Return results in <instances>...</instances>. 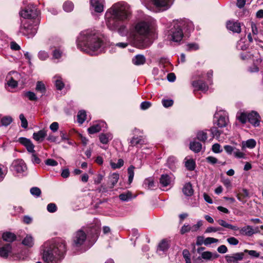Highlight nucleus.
Here are the masks:
<instances>
[{
    "mask_svg": "<svg viewBox=\"0 0 263 263\" xmlns=\"http://www.w3.org/2000/svg\"><path fill=\"white\" fill-rule=\"evenodd\" d=\"M109 11L111 16L107 21V27L112 30H117L123 33L125 30V26L122 22L129 19L131 11L126 4L117 3L114 5Z\"/></svg>",
    "mask_w": 263,
    "mask_h": 263,
    "instance_id": "nucleus-1",
    "label": "nucleus"
},
{
    "mask_svg": "<svg viewBox=\"0 0 263 263\" xmlns=\"http://www.w3.org/2000/svg\"><path fill=\"white\" fill-rule=\"evenodd\" d=\"M103 41L95 30H85L78 37L77 46L79 48L87 53L97 51L102 46Z\"/></svg>",
    "mask_w": 263,
    "mask_h": 263,
    "instance_id": "nucleus-2",
    "label": "nucleus"
},
{
    "mask_svg": "<svg viewBox=\"0 0 263 263\" xmlns=\"http://www.w3.org/2000/svg\"><path fill=\"white\" fill-rule=\"evenodd\" d=\"M66 250L65 241L58 238L44 251L43 260L45 263H60Z\"/></svg>",
    "mask_w": 263,
    "mask_h": 263,
    "instance_id": "nucleus-3",
    "label": "nucleus"
},
{
    "mask_svg": "<svg viewBox=\"0 0 263 263\" xmlns=\"http://www.w3.org/2000/svg\"><path fill=\"white\" fill-rule=\"evenodd\" d=\"M150 24L148 22L142 21L130 29L128 36L129 40L137 48H146L145 41L149 31Z\"/></svg>",
    "mask_w": 263,
    "mask_h": 263,
    "instance_id": "nucleus-4",
    "label": "nucleus"
},
{
    "mask_svg": "<svg viewBox=\"0 0 263 263\" xmlns=\"http://www.w3.org/2000/svg\"><path fill=\"white\" fill-rule=\"evenodd\" d=\"M192 26L191 23H187L184 20L174 21L173 27L169 31L170 39L175 42L181 41L183 36L182 29H185L187 26L193 28Z\"/></svg>",
    "mask_w": 263,
    "mask_h": 263,
    "instance_id": "nucleus-5",
    "label": "nucleus"
},
{
    "mask_svg": "<svg viewBox=\"0 0 263 263\" xmlns=\"http://www.w3.org/2000/svg\"><path fill=\"white\" fill-rule=\"evenodd\" d=\"M40 22V19H36L35 21L25 20L22 22L20 28V32L28 38L32 37L37 32Z\"/></svg>",
    "mask_w": 263,
    "mask_h": 263,
    "instance_id": "nucleus-6",
    "label": "nucleus"
},
{
    "mask_svg": "<svg viewBox=\"0 0 263 263\" xmlns=\"http://www.w3.org/2000/svg\"><path fill=\"white\" fill-rule=\"evenodd\" d=\"M40 11L34 6H28L24 10L20 12L21 15L27 20H31L35 21L36 19H40L39 15Z\"/></svg>",
    "mask_w": 263,
    "mask_h": 263,
    "instance_id": "nucleus-7",
    "label": "nucleus"
},
{
    "mask_svg": "<svg viewBox=\"0 0 263 263\" xmlns=\"http://www.w3.org/2000/svg\"><path fill=\"white\" fill-rule=\"evenodd\" d=\"M86 239V234L82 231H78L73 237V245L77 247L82 246Z\"/></svg>",
    "mask_w": 263,
    "mask_h": 263,
    "instance_id": "nucleus-8",
    "label": "nucleus"
},
{
    "mask_svg": "<svg viewBox=\"0 0 263 263\" xmlns=\"http://www.w3.org/2000/svg\"><path fill=\"white\" fill-rule=\"evenodd\" d=\"M244 256L243 252L236 253L232 255L226 256V260L227 263H239L243 259Z\"/></svg>",
    "mask_w": 263,
    "mask_h": 263,
    "instance_id": "nucleus-9",
    "label": "nucleus"
},
{
    "mask_svg": "<svg viewBox=\"0 0 263 263\" xmlns=\"http://www.w3.org/2000/svg\"><path fill=\"white\" fill-rule=\"evenodd\" d=\"M18 142H19L22 145L24 146L28 152H35L34 150V145L30 139L24 137H21L18 139Z\"/></svg>",
    "mask_w": 263,
    "mask_h": 263,
    "instance_id": "nucleus-10",
    "label": "nucleus"
},
{
    "mask_svg": "<svg viewBox=\"0 0 263 263\" xmlns=\"http://www.w3.org/2000/svg\"><path fill=\"white\" fill-rule=\"evenodd\" d=\"M236 197L239 201L242 203H245L250 198V193L246 189H240L238 191Z\"/></svg>",
    "mask_w": 263,
    "mask_h": 263,
    "instance_id": "nucleus-11",
    "label": "nucleus"
},
{
    "mask_svg": "<svg viewBox=\"0 0 263 263\" xmlns=\"http://www.w3.org/2000/svg\"><path fill=\"white\" fill-rule=\"evenodd\" d=\"M227 28L234 33H239L241 32V25L238 22L229 21L227 23Z\"/></svg>",
    "mask_w": 263,
    "mask_h": 263,
    "instance_id": "nucleus-12",
    "label": "nucleus"
},
{
    "mask_svg": "<svg viewBox=\"0 0 263 263\" xmlns=\"http://www.w3.org/2000/svg\"><path fill=\"white\" fill-rule=\"evenodd\" d=\"M192 85L197 90H201L202 91H206L209 89V86L205 82L201 80L193 81L192 82Z\"/></svg>",
    "mask_w": 263,
    "mask_h": 263,
    "instance_id": "nucleus-13",
    "label": "nucleus"
},
{
    "mask_svg": "<svg viewBox=\"0 0 263 263\" xmlns=\"http://www.w3.org/2000/svg\"><path fill=\"white\" fill-rule=\"evenodd\" d=\"M13 167L17 173L24 172L27 170V166L24 161L21 159L15 160L13 163Z\"/></svg>",
    "mask_w": 263,
    "mask_h": 263,
    "instance_id": "nucleus-14",
    "label": "nucleus"
},
{
    "mask_svg": "<svg viewBox=\"0 0 263 263\" xmlns=\"http://www.w3.org/2000/svg\"><path fill=\"white\" fill-rule=\"evenodd\" d=\"M260 116L258 114L254 111L249 113L248 121L251 124L255 126H257L259 124Z\"/></svg>",
    "mask_w": 263,
    "mask_h": 263,
    "instance_id": "nucleus-15",
    "label": "nucleus"
},
{
    "mask_svg": "<svg viewBox=\"0 0 263 263\" xmlns=\"http://www.w3.org/2000/svg\"><path fill=\"white\" fill-rule=\"evenodd\" d=\"M100 232V227L97 224H94L89 228L87 231L88 235L91 237L92 239H95L97 238Z\"/></svg>",
    "mask_w": 263,
    "mask_h": 263,
    "instance_id": "nucleus-16",
    "label": "nucleus"
},
{
    "mask_svg": "<svg viewBox=\"0 0 263 263\" xmlns=\"http://www.w3.org/2000/svg\"><path fill=\"white\" fill-rule=\"evenodd\" d=\"M152 2L156 7L166 10L169 8L172 0H152Z\"/></svg>",
    "mask_w": 263,
    "mask_h": 263,
    "instance_id": "nucleus-17",
    "label": "nucleus"
},
{
    "mask_svg": "<svg viewBox=\"0 0 263 263\" xmlns=\"http://www.w3.org/2000/svg\"><path fill=\"white\" fill-rule=\"evenodd\" d=\"M106 123L103 121H99L88 128V132L90 134H93L101 130L102 128L106 126Z\"/></svg>",
    "mask_w": 263,
    "mask_h": 263,
    "instance_id": "nucleus-18",
    "label": "nucleus"
},
{
    "mask_svg": "<svg viewBox=\"0 0 263 263\" xmlns=\"http://www.w3.org/2000/svg\"><path fill=\"white\" fill-rule=\"evenodd\" d=\"M12 246L10 243H7L0 248V256L7 258L11 252Z\"/></svg>",
    "mask_w": 263,
    "mask_h": 263,
    "instance_id": "nucleus-19",
    "label": "nucleus"
},
{
    "mask_svg": "<svg viewBox=\"0 0 263 263\" xmlns=\"http://www.w3.org/2000/svg\"><path fill=\"white\" fill-rule=\"evenodd\" d=\"M46 135V130L45 129H42L38 131L36 133H34L33 134V138L37 142H41L43 141Z\"/></svg>",
    "mask_w": 263,
    "mask_h": 263,
    "instance_id": "nucleus-20",
    "label": "nucleus"
},
{
    "mask_svg": "<svg viewBox=\"0 0 263 263\" xmlns=\"http://www.w3.org/2000/svg\"><path fill=\"white\" fill-rule=\"evenodd\" d=\"M239 234L242 235H246L251 236L255 233L253 228L250 226L243 227L241 228H239Z\"/></svg>",
    "mask_w": 263,
    "mask_h": 263,
    "instance_id": "nucleus-21",
    "label": "nucleus"
},
{
    "mask_svg": "<svg viewBox=\"0 0 263 263\" xmlns=\"http://www.w3.org/2000/svg\"><path fill=\"white\" fill-rule=\"evenodd\" d=\"M90 5L97 12H102L103 11V5L99 0H90Z\"/></svg>",
    "mask_w": 263,
    "mask_h": 263,
    "instance_id": "nucleus-22",
    "label": "nucleus"
},
{
    "mask_svg": "<svg viewBox=\"0 0 263 263\" xmlns=\"http://www.w3.org/2000/svg\"><path fill=\"white\" fill-rule=\"evenodd\" d=\"M2 238L3 240L8 242H12L16 239V236L15 234L10 232H6L3 233L2 235Z\"/></svg>",
    "mask_w": 263,
    "mask_h": 263,
    "instance_id": "nucleus-23",
    "label": "nucleus"
},
{
    "mask_svg": "<svg viewBox=\"0 0 263 263\" xmlns=\"http://www.w3.org/2000/svg\"><path fill=\"white\" fill-rule=\"evenodd\" d=\"M112 139V135L111 133H102L99 136V140L101 143L104 144H107Z\"/></svg>",
    "mask_w": 263,
    "mask_h": 263,
    "instance_id": "nucleus-24",
    "label": "nucleus"
},
{
    "mask_svg": "<svg viewBox=\"0 0 263 263\" xmlns=\"http://www.w3.org/2000/svg\"><path fill=\"white\" fill-rule=\"evenodd\" d=\"M170 246V241L167 239H162L159 243L157 250L161 251H166Z\"/></svg>",
    "mask_w": 263,
    "mask_h": 263,
    "instance_id": "nucleus-25",
    "label": "nucleus"
},
{
    "mask_svg": "<svg viewBox=\"0 0 263 263\" xmlns=\"http://www.w3.org/2000/svg\"><path fill=\"white\" fill-rule=\"evenodd\" d=\"M182 192L183 194L187 196H191L194 193V190L190 182L186 183L183 189Z\"/></svg>",
    "mask_w": 263,
    "mask_h": 263,
    "instance_id": "nucleus-26",
    "label": "nucleus"
},
{
    "mask_svg": "<svg viewBox=\"0 0 263 263\" xmlns=\"http://www.w3.org/2000/svg\"><path fill=\"white\" fill-rule=\"evenodd\" d=\"M130 145L132 146H142L145 144V140L141 137H133L130 140Z\"/></svg>",
    "mask_w": 263,
    "mask_h": 263,
    "instance_id": "nucleus-27",
    "label": "nucleus"
},
{
    "mask_svg": "<svg viewBox=\"0 0 263 263\" xmlns=\"http://www.w3.org/2000/svg\"><path fill=\"white\" fill-rule=\"evenodd\" d=\"M132 62L136 65H143L145 63L146 59L144 55L138 54L133 59Z\"/></svg>",
    "mask_w": 263,
    "mask_h": 263,
    "instance_id": "nucleus-28",
    "label": "nucleus"
},
{
    "mask_svg": "<svg viewBox=\"0 0 263 263\" xmlns=\"http://www.w3.org/2000/svg\"><path fill=\"white\" fill-rule=\"evenodd\" d=\"M217 222L219 225L223 227L226 228L231 229L234 231H237L239 230V227L236 226H233L231 224L227 223L225 220L222 219H219L217 220Z\"/></svg>",
    "mask_w": 263,
    "mask_h": 263,
    "instance_id": "nucleus-29",
    "label": "nucleus"
},
{
    "mask_svg": "<svg viewBox=\"0 0 263 263\" xmlns=\"http://www.w3.org/2000/svg\"><path fill=\"white\" fill-rule=\"evenodd\" d=\"M171 182V178L167 174H163L160 178V183L163 186H167Z\"/></svg>",
    "mask_w": 263,
    "mask_h": 263,
    "instance_id": "nucleus-30",
    "label": "nucleus"
},
{
    "mask_svg": "<svg viewBox=\"0 0 263 263\" xmlns=\"http://www.w3.org/2000/svg\"><path fill=\"white\" fill-rule=\"evenodd\" d=\"M190 148L194 152L199 153L201 150L202 144L199 142L193 141L190 143Z\"/></svg>",
    "mask_w": 263,
    "mask_h": 263,
    "instance_id": "nucleus-31",
    "label": "nucleus"
},
{
    "mask_svg": "<svg viewBox=\"0 0 263 263\" xmlns=\"http://www.w3.org/2000/svg\"><path fill=\"white\" fill-rule=\"evenodd\" d=\"M35 90L41 94V96L45 94L46 89L44 84L41 81L36 83Z\"/></svg>",
    "mask_w": 263,
    "mask_h": 263,
    "instance_id": "nucleus-32",
    "label": "nucleus"
},
{
    "mask_svg": "<svg viewBox=\"0 0 263 263\" xmlns=\"http://www.w3.org/2000/svg\"><path fill=\"white\" fill-rule=\"evenodd\" d=\"M228 119L224 116H221L215 123L218 127H223L227 125Z\"/></svg>",
    "mask_w": 263,
    "mask_h": 263,
    "instance_id": "nucleus-33",
    "label": "nucleus"
},
{
    "mask_svg": "<svg viewBox=\"0 0 263 263\" xmlns=\"http://www.w3.org/2000/svg\"><path fill=\"white\" fill-rule=\"evenodd\" d=\"M86 113L85 110H80L77 115V120L80 124H82L85 121Z\"/></svg>",
    "mask_w": 263,
    "mask_h": 263,
    "instance_id": "nucleus-34",
    "label": "nucleus"
},
{
    "mask_svg": "<svg viewBox=\"0 0 263 263\" xmlns=\"http://www.w3.org/2000/svg\"><path fill=\"white\" fill-rule=\"evenodd\" d=\"M22 243L28 247H32L33 245V238L29 235H27L22 241Z\"/></svg>",
    "mask_w": 263,
    "mask_h": 263,
    "instance_id": "nucleus-35",
    "label": "nucleus"
},
{
    "mask_svg": "<svg viewBox=\"0 0 263 263\" xmlns=\"http://www.w3.org/2000/svg\"><path fill=\"white\" fill-rule=\"evenodd\" d=\"M207 133L205 131H199L197 134V139L203 142H205L207 140Z\"/></svg>",
    "mask_w": 263,
    "mask_h": 263,
    "instance_id": "nucleus-36",
    "label": "nucleus"
},
{
    "mask_svg": "<svg viewBox=\"0 0 263 263\" xmlns=\"http://www.w3.org/2000/svg\"><path fill=\"white\" fill-rule=\"evenodd\" d=\"M185 166L189 171H193L195 168V162L193 159H189L185 161Z\"/></svg>",
    "mask_w": 263,
    "mask_h": 263,
    "instance_id": "nucleus-37",
    "label": "nucleus"
},
{
    "mask_svg": "<svg viewBox=\"0 0 263 263\" xmlns=\"http://www.w3.org/2000/svg\"><path fill=\"white\" fill-rule=\"evenodd\" d=\"M12 118L10 116H5L1 118V125L7 126L12 122Z\"/></svg>",
    "mask_w": 263,
    "mask_h": 263,
    "instance_id": "nucleus-38",
    "label": "nucleus"
},
{
    "mask_svg": "<svg viewBox=\"0 0 263 263\" xmlns=\"http://www.w3.org/2000/svg\"><path fill=\"white\" fill-rule=\"evenodd\" d=\"M249 113L241 112L239 115H237V118L239 121L242 124H245L248 121Z\"/></svg>",
    "mask_w": 263,
    "mask_h": 263,
    "instance_id": "nucleus-39",
    "label": "nucleus"
},
{
    "mask_svg": "<svg viewBox=\"0 0 263 263\" xmlns=\"http://www.w3.org/2000/svg\"><path fill=\"white\" fill-rule=\"evenodd\" d=\"M210 131L212 135V138L216 137V138H218L222 133V131L220 129H218L217 127L215 126L212 127L210 129Z\"/></svg>",
    "mask_w": 263,
    "mask_h": 263,
    "instance_id": "nucleus-40",
    "label": "nucleus"
},
{
    "mask_svg": "<svg viewBox=\"0 0 263 263\" xmlns=\"http://www.w3.org/2000/svg\"><path fill=\"white\" fill-rule=\"evenodd\" d=\"M119 198L122 201H128L132 198V193L128 191L126 193L121 194L119 195Z\"/></svg>",
    "mask_w": 263,
    "mask_h": 263,
    "instance_id": "nucleus-41",
    "label": "nucleus"
},
{
    "mask_svg": "<svg viewBox=\"0 0 263 263\" xmlns=\"http://www.w3.org/2000/svg\"><path fill=\"white\" fill-rule=\"evenodd\" d=\"M24 96L32 101H35L37 100V98L36 97L35 93L30 91L24 92Z\"/></svg>",
    "mask_w": 263,
    "mask_h": 263,
    "instance_id": "nucleus-42",
    "label": "nucleus"
},
{
    "mask_svg": "<svg viewBox=\"0 0 263 263\" xmlns=\"http://www.w3.org/2000/svg\"><path fill=\"white\" fill-rule=\"evenodd\" d=\"M240 59L243 61L248 60L252 59L254 57L253 54L251 53V52H245L241 53L240 54Z\"/></svg>",
    "mask_w": 263,
    "mask_h": 263,
    "instance_id": "nucleus-43",
    "label": "nucleus"
},
{
    "mask_svg": "<svg viewBox=\"0 0 263 263\" xmlns=\"http://www.w3.org/2000/svg\"><path fill=\"white\" fill-rule=\"evenodd\" d=\"M135 167L133 165H130L127 170L128 174V182L129 183L133 181L134 176V170Z\"/></svg>",
    "mask_w": 263,
    "mask_h": 263,
    "instance_id": "nucleus-44",
    "label": "nucleus"
},
{
    "mask_svg": "<svg viewBox=\"0 0 263 263\" xmlns=\"http://www.w3.org/2000/svg\"><path fill=\"white\" fill-rule=\"evenodd\" d=\"M73 4L71 2L67 1L63 5V9L66 12H70L73 9Z\"/></svg>",
    "mask_w": 263,
    "mask_h": 263,
    "instance_id": "nucleus-45",
    "label": "nucleus"
},
{
    "mask_svg": "<svg viewBox=\"0 0 263 263\" xmlns=\"http://www.w3.org/2000/svg\"><path fill=\"white\" fill-rule=\"evenodd\" d=\"M7 79H8L7 84L8 86L12 88H14L17 87V82L15 81L12 77H10L9 78L8 77H7Z\"/></svg>",
    "mask_w": 263,
    "mask_h": 263,
    "instance_id": "nucleus-46",
    "label": "nucleus"
},
{
    "mask_svg": "<svg viewBox=\"0 0 263 263\" xmlns=\"http://www.w3.org/2000/svg\"><path fill=\"white\" fill-rule=\"evenodd\" d=\"M124 165V161L122 159L118 160L117 163L111 162L110 165L113 169L120 168Z\"/></svg>",
    "mask_w": 263,
    "mask_h": 263,
    "instance_id": "nucleus-47",
    "label": "nucleus"
},
{
    "mask_svg": "<svg viewBox=\"0 0 263 263\" xmlns=\"http://www.w3.org/2000/svg\"><path fill=\"white\" fill-rule=\"evenodd\" d=\"M119 178V175L118 174L114 173L110 176V179L111 183V187H113L114 185L117 183Z\"/></svg>",
    "mask_w": 263,
    "mask_h": 263,
    "instance_id": "nucleus-48",
    "label": "nucleus"
},
{
    "mask_svg": "<svg viewBox=\"0 0 263 263\" xmlns=\"http://www.w3.org/2000/svg\"><path fill=\"white\" fill-rule=\"evenodd\" d=\"M31 194L36 197H39L41 195V190L37 187H33L30 189Z\"/></svg>",
    "mask_w": 263,
    "mask_h": 263,
    "instance_id": "nucleus-49",
    "label": "nucleus"
},
{
    "mask_svg": "<svg viewBox=\"0 0 263 263\" xmlns=\"http://www.w3.org/2000/svg\"><path fill=\"white\" fill-rule=\"evenodd\" d=\"M199 49L198 45L196 43L188 44L186 45V50L189 51L197 50Z\"/></svg>",
    "mask_w": 263,
    "mask_h": 263,
    "instance_id": "nucleus-50",
    "label": "nucleus"
},
{
    "mask_svg": "<svg viewBox=\"0 0 263 263\" xmlns=\"http://www.w3.org/2000/svg\"><path fill=\"white\" fill-rule=\"evenodd\" d=\"M218 241V239L213 237H207L204 240V244L205 246L211 245L213 243H216Z\"/></svg>",
    "mask_w": 263,
    "mask_h": 263,
    "instance_id": "nucleus-51",
    "label": "nucleus"
},
{
    "mask_svg": "<svg viewBox=\"0 0 263 263\" xmlns=\"http://www.w3.org/2000/svg\"><path fill=\"white\" fill-rule=\"evenodd\" d=\"M20 119L21 121V126L24 128H27L28 127V121L23 114L20 115Z\"/></svg>",
    "mask_w": 263,
    "mask_h": 263,
    "instance_id": "nucleus-52",
    "label": "nucleus"
},
{
    "mask_svg": "<svg viewBox=\"0 0 263 263\" xmlns=\"http://www.w3.org/2000/svg\"><path fill=\"white\" fill-rule=\"evenodd\" d=\"M202 226V221L201 220H199L196 224L191 226V231L192 232H197Z\"/></svg>",
    "mask_w": 263,
    "mask_h": 263,
    "instance_id": "nucleus-53",
    "label": "nucleus"
},
{
    "mask_svg": "<svg viewBox=\"0 0 263 263\" xmlns=\"http://www.w3.org/2000/svg\"><path fill=\"white\" fill-rule=\"evenodd\" d=\"M212 256L213 254L210 251H205L201 254V257L205 260H210L212 259Z\"/></svg>",
    "mask_w": 263,
    "mask_h": 263,
    "instance_id": "nucleus-54",
    "label": "nucleus"
},
{
    "mask_svg": "<svg viewBox=\"0 0 263 263\" xmlns=\"http://www.w3.org/2000/svg\"><path fill=\"white\" fill-rule=\"evenodd\" d=\"M191 226L189 224H184L181 228L180 233L181 235H183L185 233L189 232L191 231Z\"/></svg>",
    "mask_w": 263,
    "mask_h": 263,
    "instance_id": "nucleus-55",
    "label": "nucleus"
},
{
    "mask_svg": "<svg viewBox=\"0 0 263 263\" xmlns=\"http://www.w3.org/2000/svg\"><path fill=\"white\" fill-rule=\"evenodd\" d=\"M144 184L149 189H152L154 186V180L152 178H148L144 181Z\"/></svg>",
    "mask_w": 263,
    "mask_h": 263,
    "instance_id": "nucleus-56",
    "label": "nucleus"
},
{
    "mask_svg": "<svg viewBox=\"0 0 263 263\" xmlns=\"http://www.w3.org/2000/svg\"><path fill=\"white\" fill-rule=\"evenodd\" d=\"M256 141L252 139H249L246 141V146L250 148H253L256 146Z\"/></svg>",
    "mask_w": 263,
    "mask_h": 263,
    "instance_id": "nucleus-57",
    "label": "nucleus"
},
{
    "mask_svg": "<svg viewBox=\"0 0 263 263\" xmlns=\"http://www.w3.org/2000/svg\"><path fill=\"white\" fill-rule=\"evenodd\" d=\"M47 209L48 211L50 213L55 212L57 210V205L53 203H50L48 204Z\"/></svg>",
    "mask_w": 263,
    "mask_h": 263,
    "instance_id": "nucleus-58",
    "label": "nucleus"
},
{
    "mask_svg": "<svg viewBox=\"0 0 263 263\" xmlns=\"http://www.w3.org/2000/svg\"><path fill=\"white\" fill-rule=\"evenodd\" d=\"M228 242L233 246L237 245L239 243V240L234 237H230L227 239Z\"/></svg>",
    "mask_w": 263,
    "mask_h": 263,
    "instance_id": "nucleus-59",
    "label": "nucleus"
},
{
    "mask_svg": "<svg viewBox=\"0 0 263 263\" xmlns=\"http://www.w3.org/2000/svg\"><path fill=\"white\" fill-rule=\"evenodd\" d=\"M55 85L57 89L61 90L64 87V84L63 81L60 79L56 80Z\"/></svg>",
    "mask_w": 263,
    "mask_h": 263,
    "instance_id": "nucleus-60",
    "label": "nucleus"
},
{
    "mask_svg": "<svg viewBox=\"0 0 263 263\" xmlns=\"http://www.w3.org/2000/svg\"><path fill=\"white\" fill-rule=\"evenodd\" d=\"M221 146L218 143H215L213 145L212 150L215 153H219L222 152V149H220Z\"/></svg>",
    "mask_w": 263,
    "mask_h": 263,
    "instance_id": "nucleus-61",
    "label": "nucleus"
},
{
    "mask_svg": "<svg viewBox=\"0 0 263 263\" xmlns=\"http://www.w3.org/2000/svg\"><path fill=\"white\" fill-rule=\"evenodd\" d=\"M162 104L165 107H169L172 106L173 104V101L171 99L163 100L162 101Z\"/></svg>",
    "mask_w": 263,
    "mask_h": 263,
    "instance_id": "nucleus-62",
    "label": "nucleus"
},
{
    "mask_svg": "<svg viewBox=\"0 0 263 263\" xmlns=\"http://www.w3.org/2000/svg\"><path fill=\"white\" fill-rule=\"evenodd\" d=\"M152 105V104L150 102L148 101H144L141 103L140 104V108L142 110H145L150 107Z\"/></svg>",
    "mask_w": 263,
    "mask_h": 263,
    "instance_id": "nucleus-63",
    "label": "nucleus"
},
{
    "mask_svg": "<svg viewBox=\"0 0 263 263\" xmlns=\"http://www.w3.org/2000/svg\"><path fill=\"white\" fill-rule=\"evenodd\" d=\"M32 153V154L31 155V160H32V162L34 164H39V163H40L41 162V160L39 158V157L37 156V155L34 154V153Z\"/></svg>",
    "mask_w": 263,
    "mask_h": 263,
    "instance_id": "nucleus-64",
    "label": "nucleus"
}]
</instances>
